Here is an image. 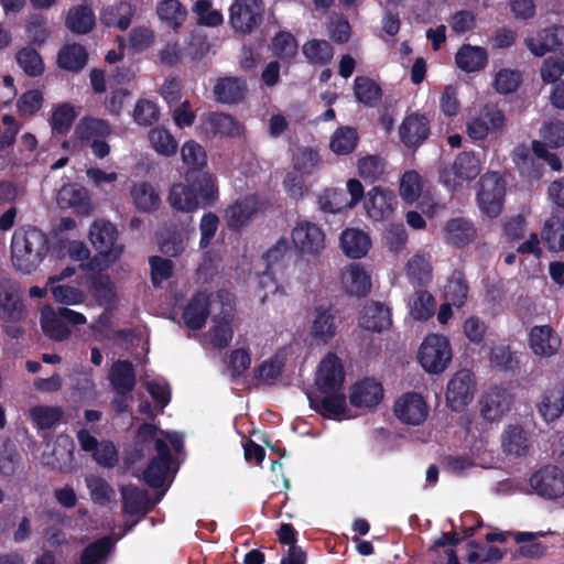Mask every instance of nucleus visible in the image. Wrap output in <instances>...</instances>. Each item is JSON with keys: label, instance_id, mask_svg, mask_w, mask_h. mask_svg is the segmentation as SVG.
<instances>
[{"label": "nucleus", "instance_id": "obj_3", "mask_svg": "<svg viewBox=\"0 0 564 564\" xmlns=\"http://www.w3.org/2000/svg\"><path fill=\"white\" fill-rule=\"evenodd\" d=\"M117 227L105 219H96L89 228V240L97 250V256L91 260L95 267L106 269L117 262L122 252L123 246L117 242Z\"/></svg>", "mask_w": 564, "mask_h": 564}, {"label": "nucleus", "instance_id": "obj_37", "mask_svg": "<svg viewBox=\"0 0 564 564\" xmlns=\"http://www.w3.org/2000/svg\"><path fill=\"white\" fill-rule=\"evenodd\" d=\"M541 239L546 249L551 252H562L564 248V219L552 214L545 219L541 228Z\"/></svg>", "mask_w": 564, "mask_h": 564}, {"label": "nucleus", "instance_id": "obj_34", "mask_svg": "<svg viewBox=\"0 0 564 564\" xmlns=\"http://www.w3.org/2000/svg\"><path fill=\"white\" fill-rule=\"evenodd\" d=\"M96 25V17L91 8L79 4L72 7L65 19V26L74 34H88Z\"/></svg>", "mask_w": 564, "mask_h": 564}, {"label": "nucleus", "instance_id": "obj_15", "mask_svg": "<svg viewBox=\"0 0 564 564\" xmlns=\"http://www.w3.org/2000/svg\"><path fill=\"white\" fill-rule=\"evenodd\" d=\"M345 372L341 360L335 354H327L318 366L315 383L322 393L338 392L344 383Z\"/></svg>", "mask_w": 564, "mask_h": 564}, {"label": "nucleus", "instance_id": "obj_55", "mask_svg": "<svg viewBox=\"0 0 564 564\" xmlns=\"http://www.w3.org/2000/svg\"><path fill=\"white\" fill-rule=\"evenodd\" d=\"M435 305V299L431 293L419 290L411 302V315L416 321H427L434 315Z\"/></svg>", "mask_w": 564, "mask_h": 564}, {"label": "nucleus", "instance_id": "obj_40", "mask_svg": "<svg viewBox=\"0 0 564 564\" xmlns=\"http://www.w3.org/2000/svg\"><path fill=\"white\" fill-rule=\"evenodd\" d=\"M88 62L86 48L78 43L65 44L57 54V64L62 69L82 70Z\"/></svg>", "mask_w": 564, "mask_h": 564}, {"label": "nucleus", "instance_id": "obj_61", "mask_svg": "<svg viewBox=\"0 0 564 564\" xmlns=\"http://www.w3.org/2000/svg\"><path fill=\"white\" fill-rule=\"evenodd\" d=\"M87 487L91 500L99 506H107L113 499L116 492L112 486L101 477L87 478Z\"/></svg>", "mask_w": 564, "mask_h": 564}, {"label": "nucleus", "instance_id": "obj_54", "mask_svg": "<svg viewBox=\"0 0 564 564\" xmlns=\"http://www.w3.org/2000/svg\"><path fill=\"white\" fill-rule=\"evenodd\" d=\"M63 414L59 406L36 405L30 411L31 419L40 430L52 429L62 421Z\"/></svg>", "mask_w": 564, "mask_h": 564}, {"label": "nucleus", "instance_id": "obj_2", "mask_svg": "<svg viewBox=\"0 0 564 564\" xmlns=\"http://www.w3.org/2000/svg\"><path fill=\"white\" fill-rule=\"evenodd\" d=\"M50 250L48 238L34 226L15 229L11 239V259L14 268L25 274L37 269Z\"/></svg>", "mask_w": 564, "mask_h": 564}, {"label": "nucleus", "instance_id": "obj_13", "mask_svg": "<svg viewBox=\"0 0 564 564\" xmlns=\"http://www.w3.org/2000/svg\"><path fill=\"white\" fill-rule=\"evenodd\" d=\"M506 196L505 184L496 177L484 176L479 182L477 202L484 214L490 218L500 215Z\"/></svg>", "mask_w": 564, "mask_h": 564}, {"label": "nucleus", "instance_id": "obj_6", "mask_svg": "<svg viewBox=\"0 0 564 564\" xmlns=\"http://www.w3.org/2000/svg\"><path fill=\"white\" fill-rule=\"evenodd\" d=\"M452 347L448 338L438 334L426 336L419 349L417 359L429 373L443 372L452 360Z\"/></svg>", "mask_w": 564, "mask_h": 564}, {"label": "nucleus", "instance_id": "obj_64", "mask_svg": "<svg viewBox=\"0 0 564 564\" xmlns=\"http://www.w3.org/2000/svg\"><path fill=\"white\" fill-rule=\"evenodd\" d=\"M155 34L152 29L144 25L134 26L128 36L129 47L134 53H142L152 46Z\"/></svg>", "mask_w": 564, "mask_h": 564}, {"label": "nucleus", "instance_id": "obj_9", "mask_svg": "<svg viewBox=\"0 0 564 564\" xmlns=\"http://www.w3.org/2000/svg\"><path fill=\"white\" fill-rule=\"evenodd\" d=\"M505 124V112L497 106L487 105L478 117L467 122L466 132L474 142L484 141L489 133H500Z\"/></svg>", "mask_w": 564, "mask_h": 564}, {"label": "nucleus", "instance_id": "obj_58", "mask_svg": "<svg viewBox=\"0 0 564 564\" xmlns=\"http://www.w3.org/2000/svg\"><path fill=\"white\" fill-rule=\"evenodd\" d=\"M468 284L462 272L455 271L445 286V295L453 305H464L468 295Z\"/></svg>", "mask_w": 564, "mask_h": 564}, {"label": "nucleus", "instance_id": "obj_51", "mask_svg": "<svg viewBox=\"0 0 564 564\" xmlns=\"http://www.w3.org/2000/svg\"><path fill=\"white\" fill-rule=\"evenodd\" d=\"M17 63L23 72L31 77L41 76L44 72V63L39 52L31 46L22 47L15 55Z\"/></svg>", "mask_w": 564, "mask_h": 564}, {"label": "nucleus", "instance_id": "obj_25", "mask_svg": "<svg viewBox=\"0 0 564 564\" xmlns=\"http://www.w3.org/2000/svg\"><path fill=\"white\" fill-rule=\"evenodd\" d=\"M108 380L115 393H131L137 384V373L132 361L118 359L109 369Z\"/></svg>", "mask_w": 564, "mask_h": 564}, {"label": "nucleus", "instance_id": "obj_48", "mask_svg": "<svg viewBox=\"0 0 564 564\" xmlns=\"http://www.w3.org/2000/svg\"><path fill=\"white\" fill-rule=\"evenodd\" d=\"M43 333L51 339L62 341L68 338L70 330L56 311H43L41 316Z\"/></svg>", "mask_w": 564, "mask_h": 564}, {"label": "nucleus", "instance_id": "obj_7", "mask_svg": "<svg viewBox=\"0 0 564 564\" xmlns=\"http://www.w3.org/2000/svg\"><path fill=\"white\" fill-rule=\"evenodd\" d=\"M25 315V305L19 284L8 274L0 273V322L18 324Z\"/></svg>", "mask_w": 564, "mask_h": 564}, {"label": "nucleus", "instance_id": "obj_1", "mask_svg": "<svg viewBox=\"0 0 564 564\" xmlns=\"http://www.w3.org/2000/svg\"><path fill=\"white\" fill-rule=\"evenodd\" d=\"M184 183H175L167 195L170 206L181 213L212 207L219 198L217 180L209 172L185 171Z\"/></svg>", "mask_w": 564, "mask_h": 564}, {"label": "nucleus", "instance_id": "obj_19", "mask_svg": "<svg viewBox=\"0 0 564 564\" xmlns=\"http://www.w3.org/2000/svg\"><path fill=\"white\" fill-rule=\"evenodd\" d=\"M210 294L197 291L183 308L182 318L192 330H200L205 327L210 314Z\"/></svg>", "mask_w": 564, "mask_h": 564}, {"label": "nucleus", "instance_id": "obj_50", "mask_svg": "<svg viewBox=\"0 0 564 564\" xmlns=\"http://www.w3.org/2000/svg\"><path fill=\"white\" fill-rule=\"evenodd\" d=\"M319 209L323 213L337 214L348 206L347 194L344 189L326 188L317 199Z\"/></svg>", "mask_w": 564, "mask_h": 564}, {"label": "nucleus", "instance_id": "obj_22", "mask_svg": "<svg viewBox=\"0 0 564 564\" xmlns=\"http://www.w3.org/2000/svg\"><path fill=\"white\" fill-rule=\"evenodd\" d=\"M443 232L446 243L459 249L474 242L477 237V229L474 223L465 217L448 219Z\"/></svg>", "mask_w": 564, "mask_h": 564}, {"label": "nucleus", "instance_id": "obj_31", "mask_svg": "<svg viewBox=\"0 0 564 564\" xmlns=\"http://www.w3.org/2000/svg\"><path fill=\"white\" fill-rule=\"evenodd\" d=\"M455 63L465 73H475L484 69L488 63L486 48L464 44L455 55Z\"/></svg>", "mask_w": 564, "mask_h": 564}, {"label": "nucleus", "instance_id": "obj_35", "mask_svg": "<svg viewBox=\"0 0 564 564\" xmlns=\"http://www.w3.org/2000/svg\"><path fill=\"white\" fill-rule=\"evenodd\" d=\"M340 247L347 257L360 259L369 251L371 240L364 231L350 228L343 231L340 236Z\"/></svg>", "mask_w": 564, "mask_h": 564}, {"label": "nucleus", "instance_id": "obj_8", "mask_svg": "<svg viewBox=\"0 0 564 564\" xmlns=\"http://www.w3.org/2000/svg\"><path fill=\"white\" fill-rule=\"evenodd\" d=\"M476 380L468 369H460L449 379L446 389V403L452 411H463L474 399Z\"/></svg>", "mask_w": 564, "mask_h": 564}, {"label": "nucleus", "instance_id": "obj_14", "mask_svg": "<svg viewBox=\"0 0 564 564\" xmlns=\"http://www.w3.org/2000/svg\"><path fill=\"white\" fill-rule=\"evenodd\" d=\"M398 205L397 195L392 189L381 186L371 188L365 198L364 207L367 215L375 221L390 219Z\"/></svg>", "mask_w": 564, "mask_h": 564}, {"label": "nucleus", "instance_id": "obj_21", "mask_svg": "<svg viewBox=\"0 0 564 564\" xmlns=\"http://www.w3.org/2000/svg\"><path fill=\"white\" fill-rule=\"evenodd\" d=\"M536 409L545 422L558 420L564 413V383L556 382L547 387L541 394Z\"/></svg>", "mask_w": 564, "mask_h": 564}, {"label": "nucleus", "instance_id": "obj_32", "mask_svg": "<svg viewBox=\"0 0 564 564\" xmlns=\"http://www.w3.org/2000/svg\"><path fill=\"white\" fill-rule=\"evenodd\" d=\"M337 332L336 316L332 307L319 305L314 310L311 334L314 338L328 343Z\"/></svg>", "mask_w": 564, "mask_h": 564}, {"label": "nucleus", "instance_id": "obj_26", "mask_svg": "<svg viewBox=\"0 0 564 564\" xmlns=\"http://www.w3.org/2000/svg\"><path fill=\"white\" fill-rule=\"evenodd\" d=\"M392 324L390 308L380 302L367 303L359 317V326L366 330L381 333Z\"/></svg>", "mask_w": 564, "mask_h": 564}, {"label": "nucleus", "instance_id": "obj_63", "mask_svg": "<svg viewBox=\"0 0 564 564\" xmlns=\"http://www.w3.org/2000/svg\"><path fill=\"white\" fill-rule=\"evenodd\" d=\"M193 12L198 17V24L216 28L223 24L224 17L219 10L212 9L210 0H197L193 6Z\"/></svg>", "mask_w": 564, "mask_h": 564}, {"label": "nucleus", "instance_id": "obj_57", "mask_svg": "<svg viewBox=\"0 0 564 564\" xmlns=\"http://www.w3.org/2000/svg\"><path fill=\"white\" fill-rule=\"evenodd\" d=\"M90 291L101 304H111L116 300V288L108 274H98L90 280Z\"/></svg>", "mask_w": 564, "mask_h": 564}, {"label": "nucleus", "instance_id": "obj_11", "mask_svg": "<svg viewBox=\"0 0 564 564\" xmlns=\"http://www.w3.org/2000/svg\"><path fill=\"white\" fill-rule=\"evenodd\" d=\"M294 248L302 254L316 256L325 248V234L316 224L299 221L291 232Z\"/></svg>", "mask_w": 564, "mask_h": 564}, {"label": "nucleus", "instance_id": "obj_59", "mask_svg": "<svg viewBox=\"0 0 564 564\" xmlns=\"http://www.w3.org/2000/svg\"><path fill=\"white\" fill-rule=\"evenodd\" d=\"M76 118V112L69 104H63L55 108L51 118L52 131L55 134H66Z\"/></svg>", "mask_w": 564, "mask_h": 564}, {"label": "nucleus", "instance_id": "obj_12", "mask_svg": "<svg viewBox=\"0 0 564 564\" xmlns=\"http://www.w3.org/2000/svg\"><path fill=\"white\" fill-rule=\"evenodd\" d=\"M292 258V251L286 239L281 238L274 246H272L264 254L265 270L259 275V284L261 288H267L268 283L275 284V274L283 271L289 265ZM278 291V285H274V292Z\"/></svg>", "mask_w": 564, "mask_h": 564}, {"label": "nucleus", "instance_id": "obj_46", "mask_svg": "<svg viewBox=\"0 0 564 564\" xmlns=\"http://www.w3.org/2000/svg\"><path fill=\"white\" fill-rule=\"evenodd\" d=\"M359 141L358 132L352 127H339L335 130L329 147L332 151L339 155H347L351 153Z\"/></svg>", "mask_w": 564, "mask_h": 564}, {"label": "nucleus", "instance_id": "obj_20", "mask_svg": "<svg viewBox=\"0 0 564 564\" xmlns=\"http://www.w3.org/2000/svg\"><path fill=\"white\" fill-rule=\"evenodd\" d=\"M561 343V337L550 325L533 326L529 333V346L536 356H554Z\"/></svg>", "mask_w": 564, "mask_h": 564}, {"label": "nucleus", "instance_id": "obj_41", "mask_svg": "<svg viewBox=\"0 0 564 564\" xmlns=\"http://www.w3.org/2000/svg\"><path fill=\"white\" fill-rule=\"evenodd\" d=\"M302 53L307 62L314 66H325L334 57V48L326 40L312 39L302 46Z\"/></svg>", "mask_w": 564, "mask_h": 564}, {"label": "nucleus", "instance_id": "obj_30", "mask_svg": "<svg viewBox=\"0 0 564 564\" xmlns=\"http://www.w3.org/2000/svg\"><path fill=\"white\" fill-rule=\"evenodd\" d=\"M343 284L348 294L364 297L371 289L370 275L360 263H351L343 273Z\"/></svg>", "mask_w": 564, "mask_h": 564}, {"label": "nucleus", "instance_id": "obj_43", "mask_svg": "<svg viewBox=\"0 0 564 564\" xmlns=\"http://www.w3.org/2000/svg\"><path fill=\"white\" fill-rule=\"evenodd\" d=\"M116 541L106 535L89 543L80 554V564H99L115 550Z\"/></svg>", "mask_w": 564, "mask_h": 564}, {"label": "nucleus", "instance_id": "obj_53", "mask_svg": "<svg viewBox=\"0 0 564 564\" xmlns=\"http://www.w3.org/2000/svg\"><path fill=\"white\" fill-rule=\"evenodd\" d=\"M406 273L411 284L423 286L431 281L432 268L424 257L416 254L408 261Z\"/></svg>", "mask_w": 564, "mask_h": 564}, {"label": "nucleus", "instance_id": "obj_24", "mask_svg": "<svg viewBox=\"0 0 564 564\" xmlns=\"http://www.w3.org/2000/svg\"><path fill=\"white\" fill-rule=\"evenodd\" d=\"M383 398L382 384L375 379L365 378L351 387L349 400L355 408H373Z\"/></svg>", "mask_w": 564, "mask_h": 564}, {"label": "nucleus", "instance_id": "obj_49", "mask_svg": "<svg viewBox=\"0 0 564 564\" xmlns=\"http://www.w3.org/2000/svg\"><path fill=\"white\" fill-rule=\"evenodd\" d=\"M182 161L187 165L186 171L205 172L207 165V154L205 149L196 141H186L181 149Z\"/></svg>", "mask_w": 564, "mask_h": 564}, {"label": "nucleus", "instance_id": "obj_42", "mask_svg": "<svg viewBox=\"0 0 564 564\" xmlns=\"http://www.w3.org/2000/svg\"><path fill=\"white\" fill-rule=\"evenodd\" d=\"M135 208L143 213L154 212L160 205V196L148 182L134 184L130 191Z\"/></svg>", "mask_w": 564, "mask_h": 564}, {"label": "nucleus", "instance_id": "obj_29", "mask_svg": "<svg viewBox=\"0 0 564 564\" xmlns=\"http://www.w3.org/2000/svg\"><path fill=\"white\" fill-rule=\"evenodd\" d=\"M324 398L308 394L310 408L323 417L333 419L344 415L347 411L346 397L343 393H326Z\"/></svg>", "mask_w": 564, "mask_h": 564}, {"label": "nucleus", "instance_id": "obj_52", "mask_svg": "<svg viewBox=\"0 0 564 564\" xmlns=\"http://www.w3.org/2000/svg\"><path fill=\"white\" fill-rule=\"evenodd\" d=\"M386 162L377 155H366L358 160V174L367 183H375L384 174Z\"/></svg>", "mask_w": 564, "mask_h": 564}, {"label": "nucleus", "instance_id": "obj_60", "mask_svg": "<svg viewBox=\"0 0 564 564\" xmlns=\"http://www.w3.org/2000/svg\"><path fill=\"white\" fill-rule=\"evenodd\" d=\"M399 191L405 203L417 200L422 193L421 175L416 171H406L401 177Z\"/></svg>", "mask_w": 564, "mask_h": 564}, {"label": "nucleus", "instance_id": "obj_23", "mask_svg": "<svg viewBox=\"0 0 564 564\" xmlns=\"http://www.w3.org/2000/svg\"><path fill=\"white\" fill-rule=\"evenodd\" d=\"M213 91L216 101L224 105H237L245 99L248 93L247 80L242 77H220Z\"/></svg>", "mask_w": 564, "mask_h": 564}, {"label": "nucleus", "instance_id": "obj_39", "mask_svg": "<svg viewBox=\"0 0 564 564\" xmlns=\"http://www.w3.org/2000/svg\"><path fill=\"white\" fill-rule=\"evenodd\" d=\"M156 14L165 26L177 32L187 18V10L178 0H162L156 6Z\"/></svg>", "mask_w": 564, "mask_h": 564}, {"label": "nucleus", "instance_id": "obj_17", "mask_svg": "<svg viewBox=\"0 0 564 564\" xmlns=\"http://www.w3.org/2000/svg\"><path fill=\"white\" fill-rule=\"evenodd\" d=\"M511 404V393L506 388L494 386L481 395L480 414L484 420L495 422L510 410Z\"/></svg>", "mask_w": 564, "mask_h": 564}, {"label": "nucleus", "instance_id": "obj_27", "mask_svg": "<svg viewBox=\"0 0 564 564\" xmlns=\"http://www.w3.org/2000/svg\"><path fill=\"white\" fill-rule=\"evenodd\" d=\"M258 212V202L253 196L236 200L225 210L227 227L239 231Z\"/></svg>", "mask_w": 564, "mask_h": 564}, {"label": "nucleus", "instance_id": "obj_28", "mask_svg": "<svg viewBox=\"0 0 564 564\" xmlns=\"http://www.w3.org/2000/svg\"><path fill=\"white\" fill-rule=\"evenodd\" d=\"M501 446L507 455L525 456L531 446L530 435L519 424L508 425L501 435Z\"/></svg>", "mask_w": 564, "mask_h": 564}, {"label": "nucleus", "instance_id": "obj_4", "mask_svg": "<svg viewBox=\"0 0 564 564\" xmlns=\"http://www.w3.org/2000/svg\"><path fill=\"white\" fill-rule=\"evenodd\" d=\"M264 14L263 0H234L229 7L228 23L235 33L246 36L262 25Z\"/></svg>", "mask_w": 564, "mask_h": 564}, {"label": "nucleus", "instance_id": "obj_47", "mask_svg": "<svg viewBox=\"0 0 564 564\" xmlns=\"http://www.w3.org/2000/svg\"><path fill=\"white\" fill-rule=\"evenodd\" d=\"M21 464L22 456L15 444L7 438L0 446V475L6 478L13 477Z\"/></svg>", "mask_w": 564, "mask_h": 564}, {"label": "nucleus", "instance_id": "obj_16", "mask_svg": "<svg viewBox=\"0 0 564 564\" xmlns=\"http://www.w3.org/2000/svg\"><path fill=\"white\" fill-rule=\"evenodd\" d=\"M431 133L430 120L425 115L412 112L404 117L399 127L401 142L410 150L415 151Z\"/></svg>", "mask_w": 564, "mask_h": 564}, {"label": "nucleus", "instance_id": "obj_44", "mask_svg": "<svg viewBox=\"0 0 564 564\" xmlns=\"http://www.w3.org/2000/svg\"><path fill=\"white\" fill-rule=\"evenodd\" d=\"M356 99L368 107H373L382 97L380 85L368 76H357L354 80Z\"/></svg>", "mask_w": 564, "mask_h": 564}, {"label": "nucleus", "instance_id": "obj_10", "mask_svg": "<svg viewBox=\"0 0 564 564\" xmlns=\"http://www.w3.org/2000/svg\"><path fill=\"white\" fill-rule=\"evenodd\" d=\"M530 486L542 498H560L564 496V474L557 466L546 465L532 474Z\"/></svg>", "mask_w": 564, "mask_h": 564}, {"label": "nucleus", "instance_id": "obj_5", "mask_svg": "<svg viewBox=\"0 0 564 564\" xmlns=\"http://www.w3.org/2000/svg\"><path fill=\"white\" fill-rule=\"evenodd\" d=\"M110 123L100 118L84 117L75 127V137L82 144L89 145L97 159H104L110 153V145L106 139L111 134Z\"/></svg>", "mask_w": 564, "mask_h": 564}, {"label": "nucleus", "instance_id": "obj_18", "mask_svg": "<svg viewBox=\"0 0 564 564\" xmlns=\"http://www.w3.org/2000/svg\"><path fill=\"white\" fill-rule=\"evenodd\" d=\"M394 414L402 423L420 425L427 417L429 406L421 394L408 392L397 400Z\"/></svg>", "mask_w": 564, "mask_h": 564}, {"label": "nucleus", "instance_id": "obj_36", "mask_svg": "<svg viewBox=\"0 0 564 564\" xmlns=\"http://www.w3.org/2000/svg\"><path fill=\"white\" fill-rule=\"evenodd\" d=\"M135 13V8L128 1L110 6L100 14L102 24L109 28H117L121 31L127 30Z\"/></svg>", "mask_w": 564, "mask_h": 564}, {"label": "nucleus", "instance_id": "obj_33", "mask_svg": "<svg viewBox=\"0 0 564 564\" xmlns=\"http://www.w3.org/2000/svg\"><path fill=\"white\" fill-rule=\"evenodd\" d=\"M270 50L278 61L292 65L296 61L299 43L291 32L279 31L271 40Z\"/></svg>", "mask_w": 564, "mask_h": 564}, {"label": "nucleus", "instance_id": "obj_56", "mask_svg": "<svg viewBox=\"0 0 564 564\" xmlns=\"http://www.w3.org/2000/svg\"><path fill=\"white\" fill-rule=\"evenodd\" d=\"M173 460L152 458L143 471V479L151 488H161L164 485Z\"/></svg>", "mask_w": 564, "mask_h": 564}, {"label": "nucleus", "instance_id": "obj_45", "mask_svg": "<svg viewBox=\"0 0 564 564\" xmlns=\"http://www.w3.org/2000/svg\"><path fill=\"white\" fill-rule=\"evenodd\" d=\"M452 170L459 180H474L481 171L480 160L473 151H463L456 156Z\"/></svg>", "mask_w": 564, "mask_h": 564}, {"label": "nucleus", "instance_id": "obj_62", "mask_svg": "<svg viewBox=\"0 0 564 564\" xmlns=\"http://www.w3.org/2000/svg\"><path fill=\"white\" fill-rule=\"evenodd\" d=\"M149 139L154 150L170 156L176 153L177 142L174 137L163 128H155L149 132Z\"/></svg>", "mask_w": 564, "mask_h": 564}, {"label": "nucleus", "instance_id": "obj_38", "mask_svg": "<svg viewBox=\"0 0 564 564\" xmlns=\"http://www.w3.org/2000/svg\"><path fill=\"white\" fill-rule=\"evenodd\" d=\"M122 511L129 516L144 514L150 510L149 495L134 485L121 488Z\"/></svg>", "mask_w": 564, "mask_h": 564}]
</instances>
